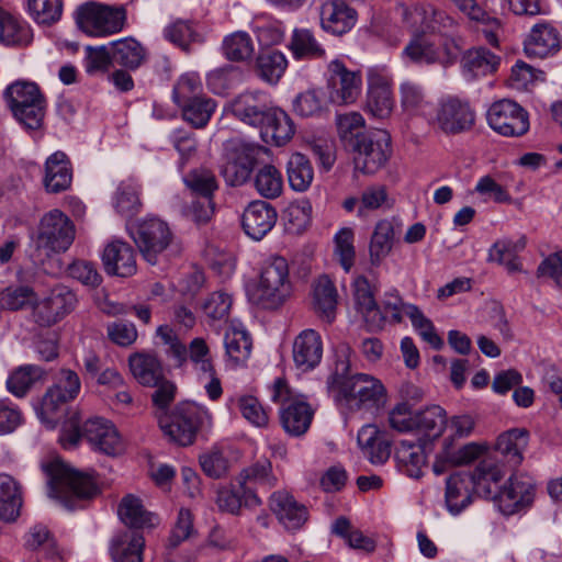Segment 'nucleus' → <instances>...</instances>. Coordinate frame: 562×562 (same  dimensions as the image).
<instances>
[{"instance_id": "nucleus-1", "label": "nucleus", "mask_w": 562, "mask_h": 562, "mask_svg": "<svg viewBox=\"0 0 562 562\" xmlns=\"http://www.w3.org/2000/svg\"><path fill=\"white\" fill-rule=\"evenodd\" d=\"M350 355L349 345L337 346L335 366L327 380L328 390L337 401H345L350 408H378L385 401L383 384L369 374H350Z\"/></svg>"}, {"instance_id": "nucleus-2", "label": "nucleus", "mask_w": 562, "mask_h": 562, "mask_svg": "<svg viewBox=\"0 0 562 562\" xmlns=\"http://www.w3.org/2000/svg\"><path fill=\"white\" fill-rule=\"evenodd\" d=\"M49 476V496L56 498L66 509H82L86 503L99 493L93 480L69 467L55 462L45 467Z\"/></svg>"}, {"instance_id": "nucleus-3", "label": "nucleus", "mask_w": 562, "mask_h": 562, "mask_svg": "<svg viewBox=\"0 0 562 562\" xmlns=\"http://www.w3.org/2000/svg\"><path fill=\"white\" fill-rule=\"evenodd\" d=\"M82 438L94 450L106 456H115L123 450L121 436L116 427L102 417L89 418L80 425V418L72 416L65 423L60 436V441L65 448L76 447Z\"/></svg>"}, {"instance_id": "nucleus-4", "label": "nucleus", "mask_w": 562, "mask_h": 562, "mask_svg": "<svg viewBox=\"0 0 562 562\" xmlns=\"http://www.w3.org/2000/svg\"><path fill=\"white\" fill-rule=\"evenodd\" d=\"M12 116L27 131L43 127L47 110V100L36 82L15 80L2 93Z\"/></svg>"}, {"instance_id": "nucleus-5", "label": "nucleus", "mask_w": 562, "mask_h": 562, "mask_svg": "<svg viewBox=\"0 0 562 562\" xmlns=\"http://www.w3.org/2000/svg\"><path fill=\"white\" fill-rule=\"evenodd\" d=\"M159 427L166 436L179 446L192 445L198 435L212 426V416L209 411L193 402L178 403L170 414L158 418Z\"/></svg>"}, {"instance_id": "nucleus-6", "label": "nucleus", "mask_w": 562, "mask_h": 562, "mask_svg": "<svg viewBox=\"0 0 562 562\" xmlns=\"http://www.w3.org/2000/svg\"><path fill=\"white\" fill-rule=\"evenodd\" d=\"M390 426L400 431H415L422 438L419 441L438 439L447 425L446 411L439 405H430L416 412L409 411L407 403H398L389 415Z\"/></svg>"}, {"instance_id": "nucleus-7", "label": "nucleus", "mask_w": 562, "mask_h": 562, "mask_svg": "<svg viewBox=\"0 0 562 562\" xmlns=\"http://www.w3.org/2000/svg\"><path fill=\"white\" fill-rule=\"evenodd\" d=\"M291 293L288 261L281 256L270 257L262 265L259 283L252 294L254 302L263 310H277Z\"/></svg>"}, {"instance_id": "nucleus-8", "label": "nucleus", "mask_w": 562, "mask_h": 562, "mask_svg": "<svg viewBox=\"0 0 562 562\" xmlns=\"http://www.w3.org/2000/svg\"><path fill=\"white\" fill-rule=\"evenodd\" d=\"M127 20L123 5L98 2L81 4L76 12V22L81 31L91 36H110L121 32Z\"/></svg>"}, {"instance_id": "nucleus-9", "label": "nucleus", "mask_w": 562, "mask_h": 562, "mask_svg": "<svg viewBox=\"0 0 562 562\" xmlns=\"http://www.w3.org/2000/svg\"><path fill=\"white\" fill-rule=\"evenodd\" d=\"M76 235L71 220L59 210H52L40 221L35 245L45 257L65 252L74 243Z\"/></svg>"}, {"instance_id": "nucleus-10", "label": "nucleus", "mask_w": 562, "mask_h": 562, "mask_svg": "<svg viewBox=\"0 0 562 562\" xmlns=\"http://www.w3.org/2000/svg\"><path fill=\"white\" fill-rule=\"evenodd\" d=\"M130 235L143 258L150 265L158 262V257L172 243L173 234L168 224L157 217H147L130 231Z\"/></svg>"}, {"instance_id": "nucleus-11", "label": "nucleus", "mask_w": 562, "mask_h": 562, "mask_svg": "<svg viewBox=\"0 0 562 562\" xmlns=\"http://www.w3.org/2000/svg\"><path fill=\"white\" fill-rule=\"evenodd\" d=\"M352 149L356 169L373 175L385 166L391 156V136L384 130L367 133L352 144Z\"/></svg>"}, {"instance_id": "nucleus-12", "label": "nucleus", "mask_w": 562, "mask_h": 562, "mask_svg": "<svg viewBox=\"0 0 562 562\" xmlns=\"http://www.w3.org/2000/svg\"><path fill=\"white\" fill-rule=\"evenodd\" d=\"M261 147L240 139H231L225 145V164L222 175L227 184L237 187L249 178Z\"/></svg>"}, {"instance_id": "nucleus-13", "label": "nucleus", "mask_w": 562, "mask_h": 562, "mask_svg": "<svg viewBox=\"0 0 562 562\" xmlns=\"http://www.w3.org/2000/svg\"><path fill=\"white\" fill-rule=\"evenodd\" d=\"M288 394L286 383L281 379L276 380L271 398L273 402H282L280 409L281 425L290 436L300 437L308 430L314 411L304 401L288 400Z\"/></svg>"}, {"instance_id": "nucleus-14", "label": "nucleus", "mask_w": 562, "mask_h": 562, "mask_svg": "<svg viewBox=\"0 0 562 562\" xmlns=\"http://www.w3.org/2000/svg\"><path fill=\"white\" fill-rule=\"evenodd\" d=\"M492 130L506 137H520L529 131V116L518 103L509 99L494 102L487 111Z\"/></svg>"}, {"instance_id": "nucleus-15", "label": "nucleus", "mask_w": 562, "mask_h": 562, "mask_svg": "<svg viewBox=\"0 0 562 562\" xmlns=\"http://www.w3.org/2000/svg\"><path fill=\"white\" fill-rule=\"evenodd\" d=\"M329 100L337 105L352 104L361 93L362 77L359 70H350L340 59L328 64Z\"/></svg>"}, {"instance_id": "nucleus-16", "label": "nucleus", "mask_w": 562, "mask_h": 562, "mask_svg": "<svg viewBox=\"0 0 562 562\" xmlns=\"http://www.w3.org/2000/svg\"><path fill=\"white\" fill-rule=\"evenodd\" d=\"M475 122V113L469 102L454 97L439 101L434 123L448 135H457L470 131Z\"/></svg>"}, {"instance_id": "nucleus-17", "label": "nucleus", "mask_w": 562, "mask_h": 562, "mask_svg": "<svg viewBox=\"0 0 562 562\" xmlns=\"http://www.w3.org/2000/svg\"><path fill=\"white\" fill-rule=\"evenodd\" d=\"M236 481L240 491L246 494V508H257L262 504L257 488L270 490L277 485L272 463L267 458L258 459L244 468Z\"/></svg>"}, {"instance_id": "nucleus-18", "label": "nucleus", "mask_w": 562, "mask_h": 562, "mask_svg": "<svg viewBox=\"0 0 562 562\" xmlns=\"http://www.w3.org/2000/svg\"><path fill=\"white\" fill-rule=\"evenodd\" d=\"M77 305L76 294L65 285L55 286L50 293L33 307L34 322L41 327H50L60 322Z\"/></svg>"}, {"instance_id": "nucleus-19", "label": "nucleus", "mask_w": 562, "mask_h": 562, "mask_svg": "<svg viewBox=\"0 0 562 562\" xmlns=\"http://www.w3.org/2000/svg\"><path fill=\"white\" fill-rule=\"evenodd\" d=\"M269 95L262 91H245L226 106L227 113L232 114L239 122L249 126L258 127L271 106Z\"/></svg>"}, {"instance_id": "nucleus-20", "label": "nucleus", "mask_w": 562, "mask_h": 562, "mask_svg": "<svg viewBox=\"0 0 562 562\" xmlns=\"http://www.w3.org/2000/svg\"><path fill=\"white\" fill-rule=\"evenodd\" d=\"M269 506L279 522L288 531L300 530L308 520L307 507L285 491L273 492L269 499Z\"/></svg>"}, {"instance_id": "nucleus-21", "label": "nucleus", "mask_w": 562, "mask_h": 562, "mask_svg": "<svg viewBox=\"0 0 562 562\" xmlns=\"http://www.w3.org/2000/svg\"><path fill=\"white\" fill-rule=\"evenodd\" d=\"M319 19L323 31L342 36L355 27L358 13L344 0H326L319 8Z\"/></svg>"}, {"instance_id": "nucleus-22", "label": "nucleus", "mask_w": 562, "mask_h": 562, "mask_svg": "<svg viewBox=\"0 0 562 562\" xmlns=\"http://www.w3.org/2000/svg\"><path fill=\"white\" fill-rule=\"evenodd\" d=\"M561 35L549 22L535 24L524 41V52L529 58H547L561 49Z\"/></svg>"}, {"instance_id": "nucleus-23", "label": "nucleus", "mask_w": 562, "mask_h": 562, "mask_svg": "<svg viewBox=\"0 0 562 562\" xmlns=\"http://www.w3.org/2000/svg\"><path fill=\"white\" fill-rule=\"evenodd\" d=\"M277 218V210L270 203L257 200L245 209L241 226L247 236L260 240L273 228Z\"/></svg>"}, {"instance_id": "nucleus-24", "label": "nucleus", "mask_w": 562, "mask_h": 562, "mask_svg": "<svg viewBox=\"0 0 562 562\" xmlns=\"http://www.w3.org/2000/svg\"><path fill=\"white\" fill-rule=\"evenodd\" d=\"M258 127L266 144L279 147L290 142L295 134V125L289 114L272 104Z\"/></svg>"}, {"instance_id": "nucleus-25", "label": "nucleus", "mask_w": 562, "mask_h": 562, "mask_svg": "<svg viewBox=\"0 0 562 562\" xmlns=\"http://www.w3.org/2000/svg\"><path fill=\"white\" fill-rule=\"evenodd\" d=\"M476 494V482L472 472H456L446 480L445 502L452 515L460 514L472 503V494Z\"/></svg>"}, {"instance_id": "nucleus-26", "label": "nucleus", "mask_w": 562, "mask_h": 562, "mask_svg": "<svg viewBox=\"0 0 562 562\" xmlns=\"http://www.w3.org/2000/svg\"><path fill=\"white\" fill-rule=\"evenodd\" d=\"M535 486L530 479L513 475L502 488L495 501L505 515H513L533 501Z\"/></svg>"}, {"instance_id": "nucleus-27", "label": "nucleus", "mask_w": 562, "mask_h": 562, "mask_svg": "<svg viewBox=\"0 0 562 562\" xmlns=\"http://www.w3.org/2000/svg\"><path fill=\"white\" fill-rule=\"evenodd\" d=\"M102 260L109 274L127 278L136 270V258L133 247L123 240H113L104 248Z\"/></svg>"}, {"instance_id": "nucleus-28", "label": "nucleus", "mask_w": 562, "mask_h": 562, "mask_svg": "<svg viewBox=\"0 0 562 562\" xmlns=\"http://www.w3.org/2000/svg\"><path fill=\"white\" fill-rule=\"evenodd\" d=\"M323 356L321 335L314 329L302 330L293 342V360L297 369L307 372L317 367Z\"/></svg>"}, {"instance_id": "nucleus-29", "label": "nucleus", "mask_w": 562, "mask_h": 562, "mask_svg": "<svg viewBox=\"0 0 562 562\" xmlns=\"http://www.w3.org/2000/svg\"><path fill=\"white\" fill-rule=\"evenodd\" d=\"M72 181L71 165L63 151L52 154L45 162L44 187L49 193H59L70 188Z\"/></svg>"}, {"instance_id": "nucleus-30", "label": "nucleus", "mask_w": 562, "mask_h": 562, "mask_svg": "<svg viewBox=\"0 0 562 562\" xmlns=\"http://www.w3.org/2000/svg\"><path fill=\"white\" fill-rule=\"evenodd\" d=\"M145 539L140 531L124 530L111 541L110 554L114 562H144Z\"/></svg>"}, {"instance_id": "nucleus-31", "label": "nucleus", "mask_w": 562, "mask_h": 562, "mask_svg": "<svg viewBox=\"0 0 562 562\" xmlns=\"http://www.w3.org/2000/svg\"><path fill=\"white\" fill-rule=\"evenodd\" d=\"M353 296L357 308L363 315L367 324L381 328L385 323V315L378 305L373 290L366 277L359 276L355 280Z\"/></svg>"}, {"instance_id": "nucleus-32", "label": "nucleus", "mask_w": 562, "mask_h": 562, "mask_svg": "<svg viewBox=\"0 0 562 562\" xmlns=\"http://www.w3.org/2000/svg\"><path fill=\"white\" fill-rule=\"evenodd\" d=\"M140 184L133 178L122 180L112 198L115 212L123 218L130 220L142 210Z\"/></svg>"}, {"instance_id": "nucleus-33", "label": "nucleus", "mask_w": 562, "mask_h": 562, "mask_svg": "<svg viewBox=\"0 0 562 562\" xmlns=\"http://www.w3.org/2000/svg\"><path fill=\"white\" fill-rule=\"evenodd\" d=\"M528 445V431L524 428H514L502 434L496 442V453L499 461L509 468L518 467L522 461V451Z\"/></svg>"}, {"instance_id": "nucleus-34", "label": "nucleus", "mask_w": 562, "mask_h": 562, "mask_svg": "<svg viewBox=\"0 0 562 562\" xmlns=\"http://www.w3.org/2000/svg\"><path fill=\"white\" fill-rule=\"evenodd\" d=\"M128 366L135 380L144 386L153 387L165 378L161 362L154 355L146 352L131 355Z\"/></svg>"}, {"instance_id": "nucleus-35", "label": "nucleus", "mask_w": 562, "mask_h": 562, "mask_svg": "<svg viewBox=\"0 0 562 562\" xmlns=\"http://www.w3.org/2000/svg\"><path fill=\"white\" fill-rule=\"evenodd\" d=\"M113 64L127 69H138L147 58L146 48L133 37H124L110 43Z\"/></svg>"}, {"instance_id": "nucleus-36", "label": "nucleus", "mask_w": 562, "mask_h": 562, "mask_svg": "<svg viewBox=\"0 0 562 562\" xmlns=\"http://www.w3.org/2000/svg\"><path fill=\"white\" fill-rule=\"evenodd\" d=\"M461 64L465 76L474 79L494 74L501 64V57L481 46L467 50Z\"/></svg>"}, {"instance_id": "nucleus-37", "label": "nucleus", "mask_w": 562, "mask_h": 562, "mask_svg": "<svg viewBox=\"0 0 562 562\" xmlns=\"http://www.w3.org/2000/svg\"><path fill=\"white\" fill-rule=\"evenodd\" d=\"M476 482V494L495 499L502 488L498 483L505 475L502 467L492 459L482 460L472 472Z\"/></svg>"}, {"instance_id": "nucleus-38", "label": "nucleus", "mask_w": 562, "mask_h": 562, "mask_svg": "<svg viewBox=\"0 0 562 562\" xmlns=\"http://www.w3.org/2000/svg\"><path fill=\"white\" fill-rule=\"evenodd\" d=\"M288 68L285 55L276 48H262L256 58L255 71L257 76L270 85L279 82Z\"/></svg>"}, {"instance_id": "nucleus-39", "label": "nucleus", "mask_w": 562, "mask_h": 562, "mask_svg": "<svg viewBox=\"0 0 562 562\" xmlns=\"http://www.w3.org/2000/svg\"><path fill=\"white\" fill-rule=\"evenodd\" d=\"M22 503L19 483L11 475L0 473V520L15 521L20 516Z\"/></svg>"}, {"instance_id": "nucleus-40", "label": "nucleus", "mask_w": 562, "mask_h": 562, "mask_svg": "<svg viewBox=\"0 0 562 562\" xmlns=\"http://www.w3.org/2000/svg\"><path fill=\"white\" fill-rule=\"evenodd\" d=\"M117 513L124 525L130 527L128 530L138 531V529L155 526L156 516L146 510L142 501L132 494L122 498Z\"/></svg>"}, {"instance_id": "nucleus-41", "label": "nucleus", "mask_w": 562, "mask_h": 562, "mask_svg": "<svg viewBox=\"0 0 562 562\" xmlns=\"http://www.w3.org/2000/svg\"><path fill=\"white\" fill-rule=\"evenodd\" d=\"M32 38L30 25L0 7V41L9 46H25Z\"/></svg>"}, {"instance_id": "nucleus-42", "label": "nucleus", "mask_w": 562, "mask_h": 562, "mask_svg": "<svg viewBox=\"0 0 562 562\" xmlns=\"http://www.w3.org/2000/svg\"><path fill=\"white\" fill-rule=\"evenodd\" d=\"M393 104L390 85L382 79L370 80L366 105L367 112L373 117L384 120L390 116Z\"/></svg>"}, {"instance_id": "nucleus-43", "label": "nucleus", "mask_w": 562, "mask_h": 562, "mask_svg": "<svg viewBox=\"0 0 562 562\" xmlns=\"http://www.w3.org/2000/svg\"><path fill=\"white\" fill-rule=\"evenodd\" d=\"M71 401V398L59 393L58 390L48 387L38 405L35 406V411L43 424L49 428H55L65 416L66 406Z\"/></svg>"}, {"instance_id": "nucleus-44", "label": "nucleus", "mask_w": 562, "mask_h": 562, "mask_svg": "<svg viewBox=\"0 0 562 562\" xmlns=\"http://www.w3.org/2000/svg\"><path fill=\"white\" fill-rule=\"evenodd\" d=\"M337 290L327 276H322L314 284V308L315 312L327 323L335 318L337 306Z\"/></svg>"}, {"instance_id": "nucleus-45", "label": "nucleus", "mask_w": 562, "mask_h": 562, "mask_svg": "<svg viewBox=\"0 0 562 562\" xmlns=\"http://www.w3.org/2000/svg\"><path fill=\"white\" fill-rule=\"evenodd\" d=\"M224 345L226 356L233 367L244 366L249 359L252 341L247 330L229 327L224 336Z\"/></svg>"}, {"instance_id": "nucleus-46", "label": "nucleus", "mask_w": 562, "mask_h": 562, "mask_svg": "<svg viewBox=\"0 0 562 562\" xmlns=\"http://www.w3.org/2000/svg\"><path fill=\"white\" fill-rule=\"evenodd\" d=\"M394 244V226L387 220L379 221L372 233L369 256L372 266H380L390 255Z\"/></svg>"}, {"instance_id": "nucleus-47", "label": "nucleus", "mask_w": 562, "mask_h": 562, "mask_svg": "<svg viewBox=\"0 0 562 562\" xmlns=\"http://www.w3.org/2000/svg\"><path fill=\"white\" fill-rule=\"evenodd\" d=\"M395 458L409 477L419 479L423 475V469L426 465V456L422 443L402 441L396 449Z\"/></svg>"}, {"instance_id": "nucleus-48", "label": "nucleus", "mask_w": 562, "mask_h": 562, "mask_svg": "<svg viewBox=\"0 0 562 562\" xmlns=\"http://www.w3.org/2000/svg\"><path fill=\"white\" fill-rule=\"evenodd\" d=\"M286 175L290 187L296 192H304L313 182L314 169L305 155L294 153L286 162Z\"/></svg>"}, {"instance_id": "nucleus-49", "label": "nucleus", "mask_w": 562, "mask_h": 562, "mask_svg": "<svg viewBox=\"0 0 562 562\" xmlns=\"http://www.w3.org/2000/svg\"><path fill=\"white\" fill-rule=\"evenodd\" d=\"M254 187L260 196L276 199L283 190L282 173L273 165H265L257 170Z\"/></svg>"}, {"instance_id": "nucleus-50", "label": "nucleus", "mask_w": 562, "mask_h": 562, "mask_svg": "<svg viewBox=\"0 0 562 562\" xmlns=\"http://www.w3.org/2000/svg\"><path fill=\"white\" fill-rule=\"evenodd\" d=\"M183 182L194 196L214 199L218 183L213 171L206 168H195L183 176Z\"/></svg>"}, {"instance_id": "nucleus-51", "label": "nucleus", "mask_w": 562, "mask_h": 562, "mask_svg": "<svg viewBox=\"0 0 562 562\" xmlns=\"http://www.w3.org/2000/svg\"><path fill=\"white\" fill-rule=\"evenodd\" d=\"M179 106L182 109L184 121L195 128H203L214 113L216 103L211 98L199 97Z\"/></svg>"}, {"instance_id": "nucleus-52", "label": "nucleus", "mask_w": 562, "mask_h": 562, "mask_svg": "<svg viewBox=\"0 0 562 562\" xmlns=\"http://www.w3.org/2000/svg\"><path fill=\"white\" fill-rule=\"evenodd\" d=\"M290 49L296 59L321 58L325 55V49L307 29H295L293 31Z\"/></svg>"}, {"instance_id": "nucleus-53", "label": "nucleus", "mask_w": 562, "mask_h": 562, "mask_svg": "<svg viewBox=\"0 0 562 562\" xmlns=\"http://www.w3.org/2000/svg\"><path fill=\"white\" fill-rule=\"evenodd\" d=\"M222 50L231 61H246L251 58L255 47L250 35L238 31L224 38Z\"/></svg>"}, {"instance_id": "nucleus-54", "label": "nucleus", "mask_w": 562, "mask_h": 562, "mask_svg": "<svg viewBox=\"0 0 562 562\" xmlns=\"http://www.w3.org/2000/svg\"><path fill=\"white\" fill-rule=\"evenodd\" d=\"M403 54L413 63L432 65L441 60V50L425 36H417L404 48Z\"/></svg>"}, {"instance_id": "nucleus-55", "label": "nucleus", "mask_w": 562, "mask_h": 562, "mask_svg": "<svg viewBox=\"0 0 562 562\" xmlns=\"http://www.w3.org/2000/svg\"><path fill=\"white\" fill-rule=\"evenodd\" d=\"M44 373V369L38 366H22L10 374L7 380V387L13 395L23 397L33 383L40 380Z\"/></svg>"}, {"instance_id": "nucleus-56", "label": "nucleus", "mask_w": 562, "mask_h": 562, "mask_svg": "<svg viewBox=\"0 0 562 562\" xmlns=\"http://www.w3.org/2000/svg\"><path fill=\"white\" fill-rule=\"evenodd\" d=\"M164 37L187 53L190 50L191 43L201 42V36L192 22L186 20H177L166 26Z\"/></svg>"}, {"instance_id": "nucleus-57", "label": "nucleus", "mask_w": 562, "mask_h": 562, "mask_svg": "<svg viewBox=\"0 0 562 562\" xmlns=\"http://www.w3.org/2000/svg\"><path fill=\"white\" fill-rule=\"evenodd\" d=\"M113 64L110 46H86L83 67L88 75L97 76L109 71Z\"/></svg>"}, {"instance_id": "nucleus-58", "label": "nucleus", "mask_w": 562, "mask_h": 562, "mask_svg": "<svg viewBox=\"0 0 562 562\" xmlns=\"http://www.w3.org/2000/svg\"><path fill=\"white\" fill-rule=\"evenodd\" d=\"M237 407L241 416L258 428H266L269 425V412L262 406L259 400L252 395H243L237 400Z\"/></svg>"}, {"instance_id": "nucleus-59", "label": "nucleus", "mask_w": 562, "mask_h": 562, "mask_svg": "<svg viewBox=\"0 0 562 562\" xmlns=\"http://www.w3.org/2000/svg\"><path fill=\"white\" fill-rule=\"evenodd\" d=\"M27 8L33 19L45 25L57 22L63 13L60 0H27Z\"/></svg>"}, {"instance_id": "nucleus-60", "label": "nucleus", "mask_w": 562, "mask_h": 562, "mask_svg": "<svg viewBox=\"0 0 562 562\" xmlns=\"http://www.w3.org/2000/svg\"><path fill=\"white\" fill-rule=\"evenodd\" d=\"M325 108L323 92L311 89L302 92L293 100V111L302 117L319 115Z\"/></svg>"}, {"instance_id": "nucleus-61", "label": "nucleus", "mask_w": 562, "mask_h": 562, "mask_svg": "<svg viewBox=\"0 0 562 562\" xmlns=\"http://www.w3.org/2000/svg\"><path fill=\"white\" fill-rule=\"evenodd\" d=\"M337 130L342 140L349 142L350 146L362 135V128L364 126V119L358 112H349L345 114H338L336 117Z\"/></svg>"}, {"instance_id": "nucleus-62", "label": "nucleus", "mask_w": 562, "mask_h": 562, "mask_svg": "<svg viewBox=\"0 0 562 562\" xmlns=\"http://www.w3.org/2000/svg\"><path fill=\"white\" fill-rule=\"evenodd\" d=\"M353 237L351 228H341L335 236V255L346 272H349L355 263Z\"/></svg>"}, {"instance_id": "nucleus-63", "label": "nucleus", "mask_w": 562, "mask_h": 562, "mask_svg": "<svg viewBox=\"0 0 562 562\" xmlns=\"http://www.w3.org/2000/svg\"><path fill=\"white\" fill-rule=\"evenodd\" d=\"M285 217L289 229L296 234L304 232L312 221V205L310 201L302 200L290 204L285 211Z\"/></svg>"}, {"instance_id": "nucleus-64", "label": "nucleus", "mask_w": 562, "mask_h": 562, "mask_svg": "<svg viewBox=\"0 0 562 562\" xmlns=\"http://www.w3.org/2000/svg\"><path fill=\"white\" fill-rule=\"evenodd\" d=\"M427 26L445 36H452L458 29V22L445 11L428 5L424 9Z\"/></svg>"}]
</instances>
